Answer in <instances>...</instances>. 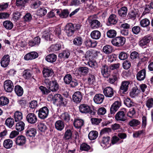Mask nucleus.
I'll return each instance as SVG.
<instances>
[{"label":"nucleus","instance_id":"2","mask_svg":"<svg viewBox=\"0 0 153 153\" xmlns=\"http://www.w3.org/2000/svg\"><path fill=\"white\" fill-rule=\"evenodd\" d=\"M126 42V39L123 36H118L111 39L112 45L116 47H121L124 45Z\"/></svg>","mask_w":153,"mask_h":153},{"label":"nucleus","instance_id":"10","mask_svg":"<svg viewBox=\"0 0 153 153\" xmlns=\"http://www.w3.org/2000/svg\"><path fill=\"white\" fill-rule=\"evenodd\" d=\"M114 91L113 88L110 86H108L103 88V93L106 97L111 98L113 97Z\"/></svg>","mask_w":153,"mask_h":153},{"label":"nucleus","instance_id":"15","mask_svg":"<svg viewBox=\"0 0 153 153\" xmlns=\"http://www.w3.org/2000/svg\"><path fill=\"white\" fill-rule=\"evenodd\" d=\"M82 97L81 92L79 91H76L72 96L73 101L76 103H79L81 102Z\"/></svg>","mask_w":153,"mask_h":153},{"label":"nucleus","instance_id":"41","mask_svg":"<svg viewBox=\"0 0 153 153\" xmlns=\"http://www.w3.org/2000/svg\"><path fill=\"white\" fill-rule=\"evenodd\" d=\"M70 55V53L68 50H65L59 55V57L61 59L68 58Z\"/></svg>","mask_w":153,"mask_h":153},{"label":"nucleus","instance_id":"56","mask_svg":"<svg viewBox=\"0 0 153 153\" xmlns=\"http://www.w3.org/2000/svg\"><path fill=\"white\" fill-rule=\"evenodd\" d=\"M62 96L60 94H56L54 95L53 97V102L54 104L56 102H59L61 99Z\"/></svg>","mask_w":153,"mask_h":153},{"label":"nucleus","instance_id":"64","mask_svg":"<svg viewBox=\"0 0 153 153\" xmlns=\"http://www.w3.org/2000/svg\"><path fill=\"white\" fill-rule=\"evenodd\" d=\"M95 76L92 74H89L88 76V82L89 84H92L95 81Z\"/></svg>","mask_w":153,"mask_h":153},{"label":"nucleus","instance_id":"44","mask_svg":"<svg viewBox=\"0 0 153 153\" xmlns=\"http://www.w3.org/2000/svg\"><path fill=\"white\" fill-rule=\"evenodd\" d=\"M5 124L9 128H11L14 124V119L11 117L8 118L5 120Z\"/></svg>","mask_w":153,"mask_h":153},{"label":"nucleus","instance_id":"19","mask_svg":"<svg viewBox=\"0 0 153 153\" xmlns=\"http://www.w3.org/2000/svg\"><path fill=\"white\" fill-rule=\"evenodd\" d=\"M38 53L36 52H31L26 54L24 56L25 59L29 60L34 59L38 57Z\"/></svg>","mask_w":153,"mask_h":153},{"label":"nucleus","instance_id":"30","mask_svg":"<svg viewBox=\"0 0 153 153\" xmlns=\"http://www.w3.org/2000/svg\"><path fill=\"white\" fill-rule=\"evenodd\" d=\"M57 59V56L54 54H51L47 55L46 58V60L48 62L53 63L55 62Z\"/></svg>","mask_w":153,"mask_h":153},{"label":"nucleus","instance_id":"21","mask_svg":"<svg viewBox=\"0 0 153 153\" xmlns=\"http://www.w3.org/2000/svg\"><path fill=\"white\" fill-rule=\"evenodd\" d=\"M101 69V73L104 77L107 78L110 75V71L109 70L108 66L106 65H103Z\"/></svg>","mask_w":153,"mask_h":153},{"label":"nucleus","instance_id":"46","mask_svg":"<svg viewBox=\"0 0 153 153\" xmlns=\"http://www.w3.org/2000/svg\"><path fill=\"white\" fill-rule=\"evenodd\" d=\"M53 36L52 35H50L48 33H44L42 35V37L44 38L45 40H49V42L50 43L53 42V41H54V39H53Z\"/></svg>","mask_w":153,"mask_h":153},{"label":"nucleus","instance_id":"45","mask_svg":"<svg viewBox=\"0 0 153 153\" xmlns=\"http://www.w3.org/2000/svg\"><path fill=\"white\" fill-rule=\"evenodd\" d=\"M3 25L5 28L8 30H11L13 26L12 22L9 20L4 21L3 23Z\"/></svg>","mask_w":153,"mask_h":153},{"label":"nucleus","instance_id":"12","mask_svg":"<svg viewBox=\"0 0 153 153\" xmlns=\"http://www.w3.org/2000/svg\"><path fill=\"white\" fill-rule=\"evenodd\" d=\"M115 119L117 121L124 122L126 120L125 113L123 111H119L116 114Z\"/></svg>","mask_w":153,"mask_h":153},{"label":"nucleus","instance_id":"28","mask_svg":"<svg viewBox=\"0 0 153 153\" xmlns=\"http://www.w3.org/2000/svg\"><path fill=\"white\" fill-rule=\"evenodd\" d=\"M40 42V38L39 36L35 37L29 42V45L31 47L38 45Z\"/></svg>","mask_w":153,"mask_h":153},{"label":"nucleus","instance_id":"35","mask_svg":"<svg viewBox=\"0 0 153 153\" xmlns=\"http://www.w3.org/2000/svg\"><path fill=\"white\" fill-rule=\"evenodd\" d=\"M140 92V90L137 87H134L130 92V96L132 97H134L137 95Z\"/></svg>","mask_w":153,"mask_h":153},{"label":"nucleus","instance_id":"61","mask_svg":"<svg viewBox=\"0 0 153 153\" xmlns=\"http://www.w3.org/2000/svg\"><path fill=\"white\" fill-rule=\"evenodd\" d=\"M23 76L25 79H28L31 77L32 75L29 70H26L23 72Z\"/></svg>","mask_w":153,"mask_h":153},{"label":"nucleus","instance_id":"43","mask_svg":"<svg viewBox=\"0 0 153 153\" xmlns=\"http://www.w3.org/2000/svg\"><path fill=\"white\" fill-rule=\"evenodd\" d=\"M98 133L95 131H92L90 132L88 137L90 140H93L96 139L98 137Z\"/></svg>","mask_w":153,"mask_h":153},{"label":"nucleus","instance_id":"54","mask_svg":"<svg viewBox=\"0 0 153 153\" xmlns=\"http://www.w3.org/2000/svg\"><path fill=\"white\" fill-rule=\"evenodd\" d=\"M140 24L142 27H146L150 25V22L148 19L145 18L141 20Z\"/></svg>","mask_w":153,"mask_h":153},{"label":"nucleus","instance_id":"36","mask_svg":"<svg viewBox=\"0 0 153 153\" xmlns=\"http://www.w3.org/2000/svg\"><path fill=\"white\" fill-rule=\"evenodd\" d=\"M83 40L82 38L80 36H76L74 39L73 43L77 46H80L82 44Z\"/></svg>","mask_w":153,"mask_h":153},{"label":"nucleus","instance_id":"9","mask_svg":"<svg viewBox=\"0 0 153 153\" xmlns=\"http://www.w3.org/2000/svg\"><path fill=\"white\" fill-rule=\"evenodd\" d=\"M128 8L123 6L117 10L118 14L120 19L125 20L128 13Z\"/></svg>","mask_w":153,"mask_h":153},{"label":"nucleus","instance_id":"62","mask_svg":"<svg viewBox=\"0 0 153 153\" xmlns=\"http://www.w3.org/2000/svg\"><path fill=\"white\" fill-rule=\"evenodd\" d=\"M117 80V75L116 74H113L111 76L108 81V82L111 84H113L115 81Z\"/></svg>","mask_w":153,"mask_h":153},{"label":"nucleus","instance_id":"31","mask_svg":"<svg viewBox=\"0 0 153 153\" xmlns=\"http://www.w3.org/2000/svg\"><path fill=\"white\" fill-rule=\"evenodd\" d=\"M14 91L16 95L18 96H21L23 93L22 88L19 85H16L14 88Z\"/></svg>","mask_w":153,"mask_h":153},{"label":"nucleus","instance_id":"6","mask_svg":"<svg viewBox=\"0 0 153 153\" xmlns=\"http://www.w3.org/2000/svg\"><path fill=\"white\" fill-rule=\"evenodd\" d=\"M49 112V109L47 107L44 106L41 108L38 111L39 117L41 119H45L47 117Z\"/></svg>","mask_w":153,"mask_h":153},{"label":"nucleus","instance_id":"22","mask_svg":"<svg viewBox=\"0 0 153 153\" xmlns=\"http://www.w3.org/2000/svg\"><path fill=\"white\" fill-rule=\"evenodd\" d=\"M53 73L54 72L52 69L48 67L43 68L42 74L44 77H47L51 76Z\"/></svg>","mask_w":153,"mask_h":153},{"label":"nucleus","instance_id":"48","mask_svg":"<svg viewBox=\"0 0 153 153\" xmlns=\"http://www.w3.org/2000/svg\"><path fill=\"white\" fill-rule=\"evenodd\" d=\"M80 82L79 80L73 78L69 84L71 88H74L77 87L79 85Z\"/></svg>","mask_w":153,"mask_h":153},{"label":"nucleus","instance_id":"8","mask_svg":"<svg viewBox=\"0 0 153 153\" xmlns=\"http://www.w3.org/2000/svg\"><path fill=\"white\" fill-rule=\"evenodd\" d=\"M65 31L68 36H72L75 32L74 25L71 23L68 24L65 26Z\"/></svg>","mask_w":153,"mask_h":153},{"label":"nucleus","instance_id":"63","mask_svg":"<svg viewBox=\"0 0 153 153\" xmlns=\"http://www.w3.org/2000/svg\"><path fill=\"white\" fill-rule=\"evenodd\" d=\"M124 103L128 107H131L134 105V102L129 98L125 99L124 101Z\"/></svg>","mask_w":153,"mask_h":153},{"label":"nucleus","instance_id":"51","mask_svg":"<svg viewBox=\"0 0 153 153\" xmlns=\"http://www.w3.org/2000/svg\"><path fill=\"white\" fill-rule=\"evenodd\" d=\"M113 49L112 47L109 45L105 46L103 48V51L106 54H109L111 53L113 51Z\"/></svg>","mask_w":153,"mask_h":153},{"label":"nucleus","instance_id":"27","mask_svg":"<svg viewBox=\"0 0 153 153\" xmlns=\"http://www.w3.org/2000/svg\"><path fill=\"white\" fill-rule=\"evenodd\" d=\"M61 48V43H58L56 45H52L48 48L49 52H55L60 50Z\"/></svg>","mask_w":153,"mask_h":153},{"label":"nucleus","instance_id":"52","mask_svg":"<svg viewBox=\"0 0 153 153\" xmlns=\"http://www.w3.org/2000/svg\"><path fill=\"white\" fill-rule=\"evenodd\" d=\"M116 35L117 32L114 30H109L107 32V36L109 38H113L116 36Z\"/></svg>","mask_w":153,"mask_h":153},{"label":"nucleus","instance_id":"20","mask_svg":"<svg viewBox=\"0 0 153 153\" xmlns=\"http://www.w3.org/2000/svg\"><path fill=\"white\" fill-rule=\"evenodd\" d=\"M26 141L25 137L22 135L18 136L16 138L15 140L16 144L19 146H22L24 145Z\"/></svg>","mask_w":153,"mask_h":153},{"label":"nucleus","instance_id":"34","mask_svg":"<svg viewBox=\"0 0 153 153\" xmlns=\"http://www.w3.org/2000/svg\"><path fill=\"white\" fill-rule=\"evenodd\" d=\"M101 36L100 32L97 30H94L91 33V37L94 39H98L100 38Z\"/></svg>","mask_w":153,"mask_h":153},{"label":"nucleus","instance_id":"33","mask_svg":"<svg viewBox=\"0 0 153 153\" xmlns=\"http://www.w3.org/2000/svg\"><path fill=\"white\" fill-rule=\"evenodd\" d=\"M110 138L108 136H103L102 137V146H105L107 147H109L110 146V145L109 144V142L110 141Z\"/></svg>","mask_w":153,"mask_h":153},{"label":"nucleus","instance_id":"26","mask_svg":"<svg viewBox=\"0 0 153 153\" xmlns=\"http://www.w3.org/2000/svg\"><path fill=\"white\" fill-rule=\"evenodd\" d=\"M146 76V70L145 69H143L137 73L136 76L137 79L139 81H142L145 79Z\"/></svg>","mask_w":153,"mask_h":153},{"label":"nucleus","instance_id":"5","mask_svg":"<svg viewBox=\"0 0 153 153\" xmlns=\"http://www.w3.org/2000/svg\"><path fill=\"white\" fill-rule=\"evenodd\" d=\"M130 83L129 81L125 80L122 81L120 87L119 93L121 94H125L128 90Z\"/></svg>","mask_w":153,"mask_h":153},{"label":"nucleus","instance_id":"42","mask_svg":"<svg viewBox=\"0 0 153 153\" xmlns=\"http://www.w3.org/2000/svg\"><path fill=\"white\" fill-rule=\"evenodd\" d=\"M78 71L82 75L85 76L89 72V68L86 67H82L79 68Z\"/></svg>","mask_w":153,"mask_h":153},{"label":"nucleus","instance_id":"38","mask_svg":"<svg viewBox=\"0 0 153 153\" xmlns=\"http://www.w3.org/2000/svg\"><path fill=\"white\" fill-rule=\"evenodd\" d=\"M14 118L16 122L20 121L23 118L22 114L19 111H17L14 114Z\"/></svg>","mask_w":153,"mask_h":153},{"label":"nucleus","instance_id":"7","mask_svg":"<svg viewBox=\"0 0 153 153\" xmlns=\"http://www.w3.org/2000/svg\"><path fill=\"white\" fill-rule=\"evenodd\" d=\"M4 86L5 91L7 92H11L13 90V83L10 80H6L4 82Z\"/></svg>","mask_w":153,"mask_h":153},{"label":"nucleus","instance_id":"53","mask_svg":"<svg viewBox=\"0 0 153 153\" xmlns=\"http://www.w3.org/2000/svg\"><path fill=\"white\" fill-rule=\"evenodd\" d=\"M72 79V76L70 74H67L64 76L63 80L65 84L69 85Z\"/></svg>","mask_w":153,"mask_h":153},{"label":"nucleus","instance_id":"47","mask_svg":"<svg viewBox=\"0 0 153 153\" xmlns=\"http://www.w3.org/2000/svg\"><path fill=\"white\" fill-rule=\"evenodd\" d=\"M69 13L68 10L66 9L61 10V12L59 14V16L62 18H67Z\"/></svg>","mask_w":153,"mask_h":153},{"label":"nucleus","instance_id":"24","mask_svg":"<svg viewBox=\"0 0 153 153\" xmlns=\"http://www.w3.org/2000/svg\"><path fill=\"white\" fill-rule=\"evenodd\" d=\"M60 118L61 120L66 123H69L71 119L70 115L66 112L62 114Z\"/></svg>","mask_w":153,"mask_h":153},{"label":"nucleus","instance_id":"60","mask_svg":"<svg viewBox=\"0 0 153 153\" xmlns=\"http://www.w3.org/2000/svg\"><path fill=\"white\" fill-rule=\"evenodd\" d=\"M90 146L85 143H82L80 146V149L82 151H88L90 149Z\"/></svg>","mask_w":153,"mask_h":153},{"label":"nucleus","instance_id":"49","mask_svg":"<svg viewBox=\"0 0 153 153\" xmlns=\"http://www.w3.org/2000/svg\"><path fill=\"white\" fill-rule=\"evenodd\" d=\"M37 127L39 130L41 132H44L47 128L46 125L42 123H38Z\"/></svg>","mask_w":153,"mask_h":153},{"label":"nucleus","instance_id":"40","mask_svg":"<svg viewBox=\"0 0 153 153\" xmlns=\"http://www.w3.org/2000/svg\"><path fill=\"white\" fill-rule=\"evenodd\" d=\"M25 124L23 121H19L16 125V128L19 131H21L24 129Z\"/></svg>","mask_w":153,"mask_h":153},{"label":"nucleus","instance_id":"37","mask_svg":"<svg viewBox=\"0 0 153 153\" xmlns=\"http://www.w3.org/2000/svg\"><path fill=\"white\" fill-rule=\"evenodd\" d=\"M13 141L10 139H6L3 143L4 147L6 149H8L11 148L13 146Z\"/></svg>","mask_w":153,"mask_h":153},{"label":"nucleus","instance_id":"13","mask_svg":"<svg viewBox=\"0 0 153 153\" xmlns=\"http://www.w3.org/2000/svg\"><path fill=\"white\" fill-rule=\"evenodd\" d=\"M98 52L97 51L90 50L86 52L85 58L86 59H92L96 58L98 56Z\"/></svg>","mask_w":153,"mask_h":153},{"label":"nucleus","instance_id":"29","mask_svg":"<svg viewBox=\"0 0 153 153\" xmlns=\"http://www.w3.org/2000/svg\"><path fill=\"white\" fill-rule=\"evenodd\" d=\"M55 127L58 131H61L64 127V123L61 120L57 121L55 124Z\"/></svg>","mask_w":153,"mask_h":153},{"label":"nucleus","instance_id":"50","mask_svg":"<svg viewBox=\"0 0 153 153\" xmlns=\"http://www.w3.org/2000/svg\"><path fill=\"white\" fill-rule=\"evenodd\" d=\"M9 102V100L6 97H0V106H3L7 105Z\"/></svg>","mask_w":153,"mask_h":153},{"label":"nucleus","instance_id":"17","mask_svg":"<svg viewBox=\"0 0 153 153\" xmlns=\"http://www.w3.org/2000/svg\"><path fill=\"white\" fill-rule=\"evenodd\" d=\"M25 132L27 137L33 138L36 134V130L34 128H28L25 130Z\"/></svg>","mask_w":153,"mask_h":153},{"label":"nucleus","instance_id":"39","mask_svg":"<svg viewBox=\"0 0 153 153\" xmlns=\"http://www.w3.org/2000/svg\"><path fill=\"white\" fill-rule=\"evenodd\" d=\"M84 43L88 48H94L97 46V44L95 42H92L91 39H88L85 41Z\"/></svg>","mask_w":153,"mask_h":153},{"label":"nucleus","instance_id":"23","mask_svg":"<svg viewBox=\"0 0 153 153\" xmlns=\"http://www.w3.org/2000/svg\"><path fill=\"white\" fill-rule=\"evenodd\" d=\"M104 96L103 94H96L94 98V102L97 104L102 103L104 99Z\"/></svg>","mask_w":153,"mask_h":153},{"label":"nucleus","instance_id":"11","mask_svg":"<svg viewBox=\"0 0 153 153\" xmlns=\"http://www.w3.org/2000/svg\"><path fill=\"white\" fill-rule=\"evenodd\" d=\"M26 119L27 121L31 124H35L37 121V116L33 113L28 114L26 116Z\"/></svg>","mask_w":153,"mask_h":153},{"label":"nucleus","instance_id":"18","mask_svg":"<svg viewBox=\"0 0 153 153\" xmlns=\"http://www.w3.org/2000/svg\"><path fill=\"white\" fill-rule=\"evenodd\" d=\"M121 105V102L118 101H115L111 105L110 108V113L111 114H114L117 111Z\"/></svg>","mask_w":153,"mask_h":153},{"label":"nucleus","instance_id":"32","mask_svg":"<svg viewBox=\"0 0 153 153\" xmlns=\"http://www.w3.org/2000/svg\"><path fill=\"white\" fill-rule=\"evenodd\" d=\"M84 124V121L82 119H75L74 122V127L77 128H81Z\"/></svg>","mask_w":153,"mask_h":153},{"label":"nucleus","instance_id":"57","mask_svg":"<svg viewBox=\"0 0 153 153\" xmlns=\"http://www.w3.org/2000/svg\"><path fill=\"white\" fill-rule=\"evenodd\" d=\"M140 123V122L138 120L133 119L131 120L128 123V125L131 127H135L137 126Z\"/></svg>","mask_w":153,"mask_h":153},{"label":"nucleus","instance_id":"4","mask_svg":"<svg viewBox=\"0 0 153 153\" xmlns=\"http://www.w3.org/2000/svg\"><path fill=\"white\" fill-rule=\"evenodd\" d=\"M80 112L82 114H90L93 115L94 112H93L90 106L88 105L85 104H80L79 106Z\"/></svg>","mask_w":153,"mask_h":153},{"label":"nucleus","instance_id":"1","mask_svg":"<svg viewBox=\"0 0 153 153\" xmlns=\"http://www.w3.org/2000/svg\"><path fill=\"white\" fill-rule=\"evenodd\" d=\"M44 83L47 88L53 92H56L59 89V84L56 80L51 81L48 78H45Z\"/></svg>","mask_w":153,"mask_h":153},{"label":"nucleus","instance_id":"16","mask_svg":"<svg viewBox=\"0 0 153 153\" xmlns=\"http://www.w3.org/2000/svg\"><path fill=\"white\" fill-rule=\"evenodd\" d=\"M10 61V56L8 55H4L0 61L1 66L3 68L7 67L9 64Z\"/></svg>","mask_w":153,"mask_h":153},{"label":"nucleus","instance_id":"55","mask_svg":"<svg viewBox=\"0 0 153 153\" xmlns=\"http://www.w3.org/2000/svg\"><path fill=\"white\" fill-rule=\"evenodd\" d=\"M137 13L134 11H132L128 13L127 16V18L128 19H131L132 20H134L136 17Z\"/></svg>","mask_w":153,"mask_h":153},{"label":"nucleus","instance_id":"58","mask_svg":"<svg viewBox=\"0 0 153 153\" xmlns=\"http://www.w3.org/2000/svg\"><path fill=\"white\" fill-rule=\"evenodd\" d=\"M88 64L89 66L94 69L97 68L98 67L97 62L94 61H89L88 62Z\"/></svg>","mask_w":153,"mask_h":153},{"label":"nucleus","instance_id":"59","mask_svg":"<svg viewBox=\"0 0 153 153\" xmlns=\"http://www.w3.org/2000/svg\"><path fill=\"white\" fill-rule=\"evenodd\" d=\"M47 11L46 9L44 7L40 8L37 11V15L42 16L45 15L47 13Z\"/></svg>","mask_w":153,"mask_h":153},{"label":"nucleus","instance_id":"25","mask_svg":"<svg viewBox=\"0 0 153 153\" xmlns=\"http://www.w3.org/2000/svg\"><path fill=\"white\" fill-rule=\"evenodd\" d=\"M117 21L118 19L117 16L115 14H112L108 18V25H115L117 23Z\"/></svg>","mask_w":153,"mask_h":153},{"label":"nucleus","instance_id":"14","mask_svg":"<svg viewBox=\"0 0 153 153\" xmlns=\"http://www.w3.org/2000/svg\"><path fill=\"white\" fill-rule=\"evenodd\" d=\"M152 39L151 36L148 35L142 38L139 42L140 46L141 47L146 45Z\"/></svg>","mask_w":153,"mask_h":153},{"label":"nucleus","instance_id":"3","mask_svg":"<svg viewBox=\"0 0 153 153\" xmlns=\"http://www.w3.org/2000/svg\"><path fill=\"white\" fill-rule=\"evenodd\" d=\"M88 22L91 28L92 29H96L102 26L100 22L95 19L94 16H91L88 18Z\"/></svg>","mask_w":153,"mask_h":153}]
</instances>
